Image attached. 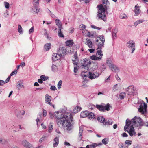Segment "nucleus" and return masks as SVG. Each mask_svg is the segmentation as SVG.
<instances>
[{
    "label": "nucleus",
    "instance_id": "b1692460",
    "mask_svg": "<svg viewBox=\"0 0 148 148\" xmlns=\"http://www.w3.org/2000/svg\"><path fill=\"white\" fill-rule=\"evenodd\" d=\"M86 41L85 42V44L86 45L90 48H91L92 47L93 44L92 42L90 40L86 38Z\"/></svg>",
    "mask_w": 148,
    "mask_h": 148
},
{
    "label": "nucleus",
    "instance_id": "3c124183",
    "mask_svg": "<svg viewBox=\"0 0 148 148\" xmlns=\"http://www.w3.org/2000/svg\"><path fill=\"white\" fill-rule=\"evenodd\" d=\"M6 141L5 139L0 138V143L4 144H6Z\"/></svg>",
    "mask_w": 148,
    "mask_h": 148
},
{
    "label": "nucleus",
    "instance_id": "69168bd1",
    "mask_svg": "<svg viewBox=\"0 0 148 148\" xmlns=\"http://www.w3.org/2000/svg\"><path fill=\"white\" fill-rule=\"evenodd\" d=\"M120 18L121 19H124V18H127V17L126 15H120L119 16Z\"/></svg>",
    "mask_w": 148,
    "mask_h": 148
},
{
    "label": "nucleus",
    "instance_id": "423d86ee",
    "mask_svg": "<svg viewBox=\"0 0 148 148\" xmlns=\"http://www.w3.org/2000/svg\"><path fill=\"white\" fill-rule=\"evenodd\" d=\"M101 49V48H97V54L99 56V57H97L95 55H93L90 56V58L92 60H101L103 55V54L102 53Z\"/></svg>",
    "mask_w": 148,
    "mask_h": 148
},
{
    "label": "nucleus",
    "instance_id": "a211bd4d",
    "mask_svg": "<svg viewBox=\"0 0 148 148\" xmlns=\"http://www.w3.org/2000/svg\"><path fill=\"white\" fill-rule=\"evenodd\" d=\"M96 42V44L98 46V48H101L102 47H103L105 42L98 39H97Z\"/></svg>",
    "mask_w": 148,
    "mask_h": 148
},
{
    "label": "nucleus",
    "instance_id": "5fc2aeb1",
    "mask_svg": "<svg viewBox=\"0 0 148 148\" xmlns=\"http://www.w3.org/2000/svg\"><path fill=\"white\" fill-rule=\"evenodd\" d=\"M4 5L7 9H8L9 8L10 4L9 3L6 2H4Z\"/></svg>",
    "mask_w": 148,
    "mask_h": 148
},
{
    "label": "nucleus",
    "instance_id": "ea45409f",
    "mask_svg": "<svg viewBox=\"0 0 148 148\" xmlns=\"http://www.w3.org/2000/svg\"><path fill=\"white\" fill-rule=\"evenodd\" d=\"M126 95V94L124 92H122L119 95V97L120 99H122L125 97Z\"/></svg>",
    "mask_w": 148,
    "mask_h": 148
},
{
    "label": "nucleus",
    "instance_id": "39448f33",
    "mask_svg": "<svg viewBox=\"0 0 148 148\" xmlns=\"http://www.w3.org/2000/svg\"><path fill=\"white\" fill-rule=\"evenodd\" d=\"M96 107L100 111L104 112L105 110L109 111L111 106L108 103L106 105L104 104L100 105H97Z\"/></svg>",
    "mask_w": 148,
    "mask_h": 148
},
{
    "label": "nucleus",
    "instance_id": "6e6d98bb",
    "mask_svg": "<svg viewBox=\"0 0 148 148\" xmlns=\"http://www.w3.org/2000/svg\"><path fill=\"white\" fill-rule=\"evenodd\" d=\"M69 48L70 49L67 50V53H72L74 51V50L73 48L71 49L70 47Z\"/></svg>",
    "mask_w": 148,
    "mask_h": 148
},
{
    "label": "nucleus",
    "instance_id": "37998d69",
    "mask_svg": "<svg viewBox=\"0 0 148 148\" xmlns=\"http://www.w3.org/2000/svg\"><path fill=\"white\" fill-rule=\"evenodd\" d=\"M143 22V20H139L136 21L134 23V25L136 26L138 24L141 23Z\"/></svg>",
    "mask_w": 148,
    "mask_h": 148
},
{
    "label": "nucleus",
    "instance_id": "603ef678",
    "mask_svg": "<svg viewBox=\"0 0 148 148\" xmlns=\"http://www.w3.org/2000/svg\"><path fill=\"white\" fill-rule=\"evenodd\" d=\"M98 38H99V40H100L101 41L105 42V38L103 36H99Z\"/></svg>",
    "mask_w": 148,
    "mask_h": 148
},
{
    "label": "nucleus",
    "instance_id": "e2e57ef3",
    "mask_svg": "<svg viewBox=\"0 0 148 148\" xmlns=\"http://www.w3.org/2000/svg\"><path fill=\"white\" fill-rule=\"evenodd\" d=\"M78 67L77 66H76L74 68V72L75 73V75H76V73H77V71H78Z\"/></svg>",
    "mask_w": 148,
    "mask_h": 148
},
{
    "label": "nucleus",
    "instance_id": "2f4dec72",
    "mask_svg": "<svg viewBox=\"0 0 148 148\" xmlns=\"http://www.w3.org/2000/svg\"><path fill=\"white\" fill-rule=\"evenodd\" d=\"M53 123L51 122L48 126V132L50 133L52 131L53 128Z\"/></svg>",
    "mask_w": 148,
    "mask_h": 148
},
{
    "label": "nucleus",
    "instance_id": "6ab92c4d",
    "mask_svg": "<svg viewBox=\"0 0 148 148\" xmlns=\"http://www.w3.org/2000/svg\"><path fill=\"white\" fill-rule=\"evenodd\" d=\"M110 66L109 68L113 71L117 72L119 71V69L116 65L113 64Z\"/></svg>",
    "mask_w": 148,
    "mask_h": 148
},
{
    "label": "nucleus",
    "instance_id": "0eeeda50",
    "mask_svg": "<svg viewBox=\"0 0 148 148\" xmlns=\"http://www.w3.org/2000/svg\"><path fill=\"white\" fill-rule=\"evenodd\" d=\"M88 74L89 78L92 80L98 77L101 73H99V70H97L96 71L89 72Z\"/></svg>",
    "mask_w": 148,
    "mask_h": 148
},
{
    "label": "nucleus",
    "instance_id": "f8f14e48",
    "mask_svg": "<svg viewBox=\"0 0 148 148\" xmlns=\"http://www.w3.org/2000/svg\"><path fill=\"white\" fill-rule=\"evenodd\" d=\"M40 0H34L33 1V4L34 5L33 10L34 12L37 14L39 12L38 5L39 1Z\"/></svg>",
    "mask_w": 148,
    "mask_h": 148
},
{
    "label": "nucleus",
    "instance_id": "338daca9",
    "mask_svg": "<svg viewBox=\"0 0 148 148\" xmlns=\"http://www.w3.org/2000/svg\"><path fill=\"white\" fill-rule=\"evenodd\" d=\"M91 27L93 28L96 29L98 30H99L100 29V28L99 27H97L93 25H91Z\"/></svg>",
    "mask_w": 148,
    "mask_h": 148
},
{
    "label": "nucleus",
    "instance_id": "13d9d810",
    "mask_svg": "<svg viewBox=\"0 0 148 148\" xmlns=\"http://www.w3.org/2000/svg\"><path fill=\"white\" fill-rule=\"evenodd\" d=\"M57 69V66L54 65V64H52V70L53 71H56Z\"/></svg>",
    "mask_w": 148,
    "mask_h": 148
},
{
    "label": "nucleus",
    "instance_id": "09e8293b",
    "mask_svg": "<svg viewBox=\"0 0 148 148\" xmlns=\"http://www.w3.org/2000/svg\"><path fill=\"white\" fill-rule=\"evenodd\" d=\"M124 143L126 145L127 144V145L129 146L130 145L132 144V141L130 140H127L125 141Z\"/></svg>",
    "mask_w": 148,
    "mask_h": 148
},
{
    "label": "nucleus",
    "instance_id": "bf43d9fd",
    "mask_svg": "<svg viewBox=\"0 0 148 148\" xmlns=\"http://www.w3.org/2000/svg\"><path fill=\"white\" fill-rule=\"evenodd\" d=\"M42 30L44 32V35H45V36L48 38V34H47L46 29H43Z\"/></svg>",
    "mask_w": 148,
    "mask_h": 148
},
{
    "label": "nucleus",
    "instance_id": "f704fd0d",
    "mask_svg": "<svg viewBox=\"0 0 148 148\" xmlns=\"http://www.w3.org/2000/svg\"><path fill=\"white\" fill-rule=\"evenodd\" d=\"M98 66L97 64H94V65L92 67L91 69V71H96L97 70H99L97 69Z\"/></svg>",
    "mask_w": 148,
    "mask_h": 148
},
{
    "label": "nucleus",
    "instance_id": "864d4df0",
    "mask_svg": "<svg viewBox=\"0 0 148 148\" xmlns=\"http://www.w3.org/2000/svg\"><path fill=\"white\" fill-rule=\"evenodd\" d=\"M62 84V81L60 80L58 82L57 85L58 88L59 89H60L61 87Z\"/></svg>",
    "mask_w": 148,
    "mask_h": 148
},
{
    "label": "nucleus",
    "instance_id": "8fccbe9b",
    "mask_svg": "<svg viewBox=\"0 0 148 148\" xmlns=\"http://www.w3.org/2000/svg\"><path fill=\"white\" fill-rule=\"evenodd\" d=\"M86 73V72H84V71L82 72L81 75L82 77L84 78L87 77V75L86 74H85Z\"/></svg>",
    "mask_w": 148,
    "mask_h": 148
},
{
    "label": "nucleus",
    "instance_id": "2eb2a0df",
    "mask_svg": "<svg viewBox=\"0 0 148 148\" xmlns=\"http://www.w3.org/2000/svg\"><path fill=\"white\" fill-rule=\"evenodd\" d=\"M22 144L26 148H33L32 145L26 140L22 141Z\"/></svg>",
    "mask_w": 148,
    "mask_h": 148
},
{
    "label": "nucleus",
    "instance_id": "680f3d73",
    "mask_svg": "<svg viewBox=\"0 0 148 148\" xmlns=\"http://www.w3.org/2000/svg\"><path fill=\"white\" fill-rule=\"evenodd\" d=\"M17 72V71L16 70H15L14 71L12 72L10 75L12 76L13 75H16Z\"/></svg>",
    "mask_w": 148,
    "mask_h": 148
},
{
    "label": "nucleus",
    "instance_id": "5701e85b",
    "mask_svg": "<svg viewBox=\"0 0 148 148\" xmlns=\"http://www.w3.org/2000/svg\"><path fill=\"white\" fill-rule=\"evenodd\" d=\"M73 44V42L72 40H69L66 41L65 42L66 47H69L72 46Z\"/></svg>",
    "mask_w": 148,
    "mask_h": 148
},
{
    "label": "nucleus",
    "instance_id": "7ed1b4c3",
    "mask_svg": "<svg viewBox=\"0 0 148 148\" xmlns=\"http://www.w3.org/2000/svg\"><path fill=\"white\" fill-rule=\"evenodd\" d=\"M98 11L97 15V18L99 20L101 19L105 21L106 20V17L105 10L102 4L98 6Z\"/></svg>",
    "mask_w": 148,
    "mask_h": 148
},
{
    "label": "nucleus",
    "instance_id": "de8ad7c7",
    "mask_svg": "<svg viewBox=\"0 0 148 148\" xmlns=\"http://www.w3.org/2000/svg\"><path fill=\"white\" fill-rule=\"evenodd\" d=\"M41 79L43 81H45L48 79V77L45 76L44 75H41L40 76Z\"/></svg>",
    "mask_w": 148,
    "mask_h": 148
},
{
    "label": "nucleus",
    "instance_id": "4c0bfd02",
    "mask_svg": "<svg viewBox=\"0 0 148 148\" xmlns=\"http://www.w3.org/2000/svg\"><path fill=\"white\" fill-rule=\"evenodd\" d=\"M97 120L99 121L101 123H104L105 121V119L102 116H100L97 118Z\"/></svg>",
    "mask_w": 148,
    "mask_h": 148
},
{
    "label": "nucleus",
    "instance_id": "473e14b6",
    "mask_svg": "<svg viewBox=\"0 0 148 148\" xmlns=\"http://www.w3.org/2000/svg\"><path fill=\"white\" fill-rule=\"evenodd\" d=\"M119 146L120 148H128V146L126 145L125 143H120L119 144Z\"/></svg>",
    "mask_w": 148,
    "mask_h": 148
},
{
    "label": "nucleus",
    "instance_id": "a878e982",
    "mask_svg": "<svg viewBox=\"0 0 148 148\" xmlns=\"http://www.w3.org/2000/svg\"><path fill=\"white\" fill-rule=\"evenodd\" d=\"M59 143V138L57 137H55L53 140V146L54 147L57 146Z\"/></svg>",
    "mask_w": 148,
    "mask_h": 148
},
{
    "label": "nucleus",
    "instance_id": "f257e3e1",
    "mask_svg": "<svg viewBox=\"0 0 148 148\" xmlns=\"http://www.w3.org/2000/svg\"><path fill=\"white\" fill-rule=\"evenodd\" d=\"M53 117L56 119V122L58 125H62L65 127L68 130L71 129V121H72L73 117L70 113L67 111H56L53 113Z\"/></svg>",
    "mask_w": 148,
    "mask_h": 148
},
{
    "label": "nucleus",
    "instance_id": "4468645a",
    "mask_svg": "<svg viewBox=\"0 0 148 148\" xmlns=\"http://www.w3.org/2000/svg\"><path fill=\"white\" fill-rule=\"evenodd\" d=\"M51 97L48 94H47L45 96V103L47 104H48L50 106H52L53 108L54 107V105L52 104V103L51 101Z\"/></svg>",
    "mask_w": 148,
    "mask_h": 148
},
{
    "label": "nucleus",
    "instance_id": "9b49d317",
    "mask_svg": "<svg viewBox=\"0 0 148 148\" xmlns=\"http://www.w3.org/2000/svg\"><path fill=\"white\" fill-rule=\"evenodd\" d=\"M125 90L129 95H134L135 94L134 88L132 86H130L126 88Z\"/></svg>",
    "mask_w": 148,
    "mask_h": 148
},
{
    "label": "nucleus",
    "instance_id": "6e6552de",
    "mask_svg": "<svg viewBox=\"0 0 148 148\" xmlns=\"http://www.w3.org/2000/svg\"><path fill=\"white\" fill-rule=\"evenodd\" d=\"M91 64V63L89 60L85 58L83 60V62L82 63L81 67L82 68H84L88 70Z\"/></svg>",
    "mask_w": 148,
    "mask_h": 148
},
{
    "label": "nucleus",
    "instance_id": "412c9836",
    "mask_svg": "<svg viewBox=\"0 0 148 148\" xmlns=\"http://www.w3.org/2000/svg\"><path fill=\"white\" fill-rule=\"evenodd\" d=\"M83 129L82 127H80L79 128V137L78 138V140L79 141H80L82 140V135L83 132Z\"/></svg>",
    "mask_w": 148,
    "mask_h": 148
},
{
    "label": "nucleus",
    "instance_id": "393cba45",
    "mask_svg": "<svg viewBox=\"0 0 148 148\" xmlns=\"http://www.w3.org/2000/svg\"><path fill=\"white\" fill-rule=\"evenodd\" d=\"M56 25L58 26L59 29L62 28V26L61 21L58 19L55 20Z\"/></svg>",
    "mask_w": 148,
    "mask_h": 148
},
{
    "label": "nucleus",
    "instance_id": "4d7b16f0",
    "mask_svg": "<svg viewBox=\"0 0 148 148\" xmlns=\"http://www.w3.org/2000/svg\"><path fill=\"white\" fill-rule=\"evenodd\" d=\"M34 27H32L29 30V33L30 34L32 33H33L34 32Z\"/></svg>",
    "mask_w": 148,
    "mask_h": 148
},
{
    "label": "nucleus",
    "instance_id": "79ce46f5",
    "mask_svg": "<svg viewBox=\"0 0 148 148\" xmlns=\"http://www.w3.org/2000/svg\"><path fill=\"white\" fill-rule=\"evenodd\" d=\"M94 36V33L93 32H89L88 33L87 36L89 37H93Z\"/></svg>",
    "mask_w": 148,
    "mask_h": 148
},
{
    "label": "nucleus",
    "instance_id": "aec40b11",
    "mask_svg": "<svg viewBox=\"0 0 148 148\" xmlns=\"http://www.w3.org/2000/svg\"><path fill=\"white\" fill-rule=\"evenodd\" d=\"M102 143H99L98 144L96 143H93L92 145H87L86 147V148H95L97 146L99 145H101Z\"/></svg>",
    "mask_w": 148,
    "mask_h": 148
},
{
    "label": "nucleus",
    "instance_id": "bb28decb",
    "mask_svg": "<svg viewBox=\"0 0 148 148\" xmlns=\"http://www.w3.org/2000/svg\"><path fill=\"white\" fill-rule=\"evenodd\" d=\"M120 86V85L118 84L114 85L112 88V91L114 92L118 90L119 89Z\"/></svg>",
    "mask_w": 148,
    "mask_h": 148
},
{
    "label": "nucleus",
    "instance_id": "49530a36",
    "mask_svg": "<svg viewBox=\"0 0 148 148\" xmlns=\"http://www.w3.org/2000/svg\"><path fill=\"white\" fill-rule=\"evenodd\" d=\"M86 28V26L85 25L82 24L79 26V29L81 30H83Z\"/></svg>",
    "mask_w": 148,
    "mask_h": 148
},
{
    "label": "nucleus",
    "instance_id": "0e129e2a",
    "mask_svg": "<svg viewBox=\"0 0 148 148\" xmlns=\"http://www.w3.org/2000/svg\"><path fill=\"white\" fill-rule=\"evenodd\" d=\"M50 89L52 90L55 91L57 90V88L55 86H52L50 87Z\"/></svg>",
    "mask_w": 148,
    "mask_h": 148
},
{
    "label": "nucleus",
    "instance_id": "c03bdc74",
    "mask_svg": "<svg viewBox=\"0 0 148 148\" xmlns=\"http://www.w3.org/2000/svg\"><path fill=\"white\" fill-rule=\"evenodd\" d=\"M88 32L89 31L87 30L86 29H85L82 31V33L83 35L86 36H87Z\"/></svg>",
    "mask_w": 148,
    "mask_h": 148
},
{
    "label": "nucleus",
    "instance_id": "ddd939ff",
    "mask_svg": "<svg viewBox=\"0 0 148 148\" xmlns=\"http://www.w3.org/2000/svg\"><path fill=\"white\" fill-rule=\"evenodd\" d=\"M147 104L145 103H143V105H141L138 109V111L142 114H143L147 112Z\"/></svg>",
    "mask_w": 148,
    "mask_h": 148
},
{
    "label": "nucleus",
    "instance_id": "f03ea898",
    "mask_svg": "<svg viewBox=\"0 0 148 148\" xmlns=\"http://www.w3.org/2000/svg\"><path fill=\"white\" fill-rule=\"evenodd\" d=\"M130 122V125L136 127L140 128V127L143 125L144 124L143 120L140 117L135 116L132 118L131 120L128 119L126 120V121Z\"/></svg>",
    "mask_w": 148,
    "mask_h": 148
},
{
    "label": "nucleus",
    "instance_id": "052dcab7",
    "mask_svg": "<svg viewBox=\"0 0 148 148\" xmlns=\"http://www.w3.org/2000/svg\"><path fill=\"white\" fill-rule=\"evenodd\" d=\"M46 138V136H43L39 140V141L40 143L42 142L43 141L45 140V139Z\"/></svg>",
    "mask_w": 148,
    "mask_h": 148
},
{
    "label": "nucleus",
    "instance_id": "dca6fc26",
    "mask_svg": "<svg viewBox=\"0 0 148 148\" xmlns=\"http://www.w3.org/2000/svg\"><path fill=\"white\" fill-rule=\"evenodd\" d=\"M73 63L74 64L77 66V64L78 63V60L77 56V52L76 51L74 55V58L72 60Z\"/></svg>",
    "mask_w": 148,
    "mask_h": 148
},
{
    "label": "nucleus",
    "instance_id": "4be33fe9",
    "mask_svg": "<svg viewBox=\"0 0 148 148\" xmlns=\"http://www.w3.org/2000/svg\"><path fill=\"white\" fill-rule=\"evenodd\" d=\"M62 56L57 53H54L53 55L52 59L54 61H56L59 59Z\"/></svg>",
    "mask_w": 148,
    "mask_h": 148
},
{
    "label": "nucleus",
    "instance_id": "58836bf2",
    "mask_svg": "<svg viewBox=\"0 0 148 148\" xmlns=\"http://www.w3.org/2000/svg\"><path fill=\"white\" fill-rule=\"evenodd\" d=\"M106 62L109 67H110V66L111 65H112V64L111 59L109 58L107 59Z\"/></svg>",
    "mask_w": 148,
    "mask_h": 148
},
{
    "label": "nucleus",
    "instance_id": "c85d7f7f",
    "mask_svg": "<svg viewBox=\"0 0 148 148\" xmlns=\"http://www.w3.org/2000/svg\"><path fill=\"white\" fill-rule=\"evenodd\" d=\"M16 87L19 90H20L22 88L24 87L23 82L21 81L18 82Z\"/></svg>",
    "mask_w": 148,
    "mask_h": 148
},
{
    "label": "nucleus",
    "instance_id": "1a4fd4ad",
    "mask_svg": "<svg viewBox=\"0 0 148 148\" xmlns=\"http://www.w3.org/2000/svg\"><path fill=\"white\" fill-rule=\"evenodd\" d=\"M70 49L69 47H66V46L60 47L58 52V54L62 57L68 53L67 50Z\"/></svg>",
    "mask_w": 148,
    "mask_h": 148
},
{
    "label": "nucleus",
    "instance_id": "a19ab883",
    "mask_svg": "<svg viewBox=\"0 0 148 148\" xmlns=\"http://www.w3.org/2000/svg\"><path fill=\"white\" fill-rule=\"evenodd\" d=\"M61 29H59L58 32V34L59 37L63 38L64 37V36L61 32Z\"/></svg>",
    "mask_w": 148,
    "mask_h": 148
},
{
    "label": "nucleus",
    "instance_id": "774afa93",
    "mask_svg": "<svg viewBox=\"0 0 148 148\" xmlns=\"http://www.w3.org/2000/svg\"><path fill=\"white\" fill-rule=\"evenodd\" d=\"M74 31V28L73 27H71L69 29V32L70 33H72Z\"/></svg>",
    "mask_w": 148,
    "mask_h": 148
},
{
    "label": "nucleus",
    "instance_id": "e433bc0d",
    "mask_svg": "<svg viewBox=\"0 0 148 148\" xmlns=\"http://www.w3.org/2000/svg\"><path fill=\"white\" fill-rule=\"evenodd\" d=\"M18 31L21 34L23 33V29L21 26L20 25H18Z\"/></svg>",
    "mask_w": 148,
    "mask_h": 148
},
{
    "label": "nucleus",
    "instance_id": "72a5a7b5",
    "mask_svg": "<svg viewBox=\"0 0 148 148\" xmlns=\"http://www.w3.org/2000/svg\"><path fill=\"white\" fill-rule=\"evenodd\" d=\"M105 121V122L104 124L105 125H112V124L113 122L110 119H109L108 120H106V121Z\"/></svg>",
    "mask_w": 148,
    "mask_h": 148
},
{
    "label": "nucleus",
    "instance_id": "9d476101",
    "mask_svg": "<svg viewBox=\"0 0 148 148\" xmlns=\"http://www.w3.org/2000/svg\"><path fill=\"white\" fill-rule=\"evenodd\" d=\"M135 44L134 41L132 40H130L127 43V47L129 48H130L131 49V53H133L135 49Z\"/></svg>",
    "mask_w": 148,
    "mask_h": 148
},
{
    "label": "nucleus",
    "instance_id": "7c9ffc66",
    "mask_svg": "<svg viewBox=\"0 0 148 148\" xmlns=\"http://www.w3.org/2000/svg\"><path fill=\"white\" fill-rule=\"evenodd\" d=\"M87 117L90 119H92L95 118V115L92 112L89 113L88 112V114Z\"/></svg>",
    "mask_w": 148,
    "mask_h": 148
},
{
    "label": "nucleus",
    "instance_id": "a18cd8bd",
    "mask_svg": "<svg viewBox=\"0 0 148 148\" xmlns=\"http://www.w3.org/2000/svg\"><path fill=\"white\" fill-rule=\"evenodd\" d=\"M102 143L105 145L107 144L108 142V140L107 138H105L102 140Z\"/></svg>",
    "mask_w": 148,
    "mask_h": 148
},
{
    "label": "nucleus",
    "instance_id": "c756f323",
    "mask_svg": "<svg viewBox=\"0 0 148 148\" xmlns=\"http://www.w3.org/2000/svg\"><path fill=\"white\" fill-rule=\"evenodd\" d=\"M51 44L50 43L45 44L44 46V48L46 51L49 50L51 48Z\"/></svg>",
    "mask_w": 148,
    "mask_h": 148
},
{
    "label": "nucleus",
    "instance_id": "cd10ccee",
    "mask_svg": "<svg viewBox=\"0 0 148 148\" xmlns=\"http://www.w3.org/2000/svg\"><path fill=\"white\" fill-rule=\"evenodd\" d=\"M88 111H85L82 112L80 114V116L82 118H85L87 116L88 114Z\"/></svg>",
    "mask_w": 148,
    "mask_h": 148
},
{
    "label": "nucleus",
    "instance_id": "c9c22d12",
    "mask_svg": "<svg viewBox=\"0 0 148 148\" xmlns=\"http://www.w3.org/2000/svg\"><path fill=\"white\" fill-rule=\"evenodd\" d=\"M81 108L78 106H77L73 110V112L75 113L78 112L79 111L81 110Z\"/></svg>",
    "mask_w": 148,
    "mask_h": 148
},
{
    "label": "nucleus",
    "instance_id": "f3484780",
    "mask_svg": "<svg viewBox=\"0 0 148 148\" xmlns=\"http://www.w3.org/2000/svg\"><path fill=\"white\" fill-rule=\"evenodd\" d=\"M140 6L136 5L135 6L134 12H135V16L138 15L140 13L141 11L140 10Z\"/></svg>",
    "mask_w": 148,
    "mask_h": 148
},
{
    "label": "nucleus",
    "instance_id": "20e7f679",
    "mask_svg": "<svg viewBox=\"0 0 148 148\" xmlns=\"http://www.w3.org/2000/svg\"><path fill=\"white\" fill-rule=\"evenodd\" d=\"M124 130L128 132L131 136L136 135V133L134 128L130 125V122L126 121V125L124 126Z\"/></svg>",
    "mask_w": 148,
    "mask_h": 148
}]
</instances>
